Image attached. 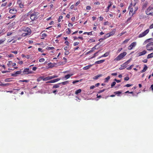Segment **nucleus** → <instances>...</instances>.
Instances as JSON below:
<instances>
[{
  "instance_id": "obj_1",
  "label": "nucleus",
  "mask_w": 153,
  "mask_h": 153,
  "mask_svg": "<svg viewBox=\"0 0 153 153\" xmlns=\"http://www.w3.org/2000/svg\"><path fill=\"white\" fill-rule=\"evenodd\" d=\"M39 14V13L38 12H36L34 10H31L27 13V16H30L31 19L33 21L38 18Z\"/></svg>"
},
{
  "instance_id": "obj_2",
  "label": "nucleus",
  "mask_w": 153,
  "mask_h": 153,
  "mask_svg": "<svg viewBox=\"0 0 153 153\" xmlns=\"http://www.w3.org/2000/svg\"><path fill=\"white\" fill-rule=\"evenodd\" d=\"M146 14L148 16H153V7L150 6L145 11Z\"/></svg>"
},
{
  "instance_id": "obj_3",
  "label": "nucleus",
  "mask_w": 153,
  "mask_h": 153,
  "mask_svg": "<svg viewBox=\"0 0 153 153\" xmlns=\"http://www.w3.org/2000/svg\"><path fill=\"white\" fill-rule=\"evenodd\" d=\"M127 53L126 52H123V53H120L114 59V61H119L122 59L126 55Z\"/></svg>"
},
{
  "instance_id": "obj_4",
  "label": "nucleus",
  "mask_w": 153,
  "mask_h": 153,
  "mask_svg": "<svg viewBox=\"0 0 153 153\" xmlns=\"http://www.w3.org/2000/svg\"><path fill=\"white\" fill-rule=\"evenodd\" d=\"M33 73V72L31 71L29 68H25L23 71H22V75L32 74Z\"/></svg>"
},
{
  "instance_id": "obj_5",
  "label": "nucleus",
  "mask_w": 153,
  "mask_h": 153,
  "mask_svg": "<svg viewBox=\"0 0 153 153\" xmlns=\"http://www.w3.org/2000/svg\"><path fill=\"white\" fill-rule=\"evenodd\" d=\"M147 50L149 51H153V42L148 43L146 46Z\"/></svg>"
},
{
  "instance_id": "obj_6",
  "label": "nucleus",
  "mask_w": 153,
  "mask_h": 153,
  "mask_svg": "<svg viewBox=\"0 0 153 153\" xmlns=\"http://www.w3.org/2000/svg\"><path fill=\"white\" fill-rule=\"evenodd\" d=\"M116 29H114L113 30L112 32H111L110 33H108L107 34H106L105 36H104V39H106L109 37H110L111 36H112L116 32Z\"/></svg>"
},
{
  "instance_id": "obj_7",
  "label": "nucleus",
  "mask_w": 153,
  "mask_h": 153,
  "mask_svg": "<svg viewBox=\"0 0 153 153\" xmlns=\"http://www.w3.org/2000/svg\"><path fill=\"white\" fill-rule=\"evenodd\" d=\"M149 29H147L146 30H145L144 32L143 33H140L138 36L139 38H141L143 37L144 36L146 35L149 32Z\"/></svg>"
},
{
  "instance_id": "obj_8",
  "label": "nucleus",
  "mask_w": 153,
  "mask_h": 153,
  "mask_svg": "<svg viewBox=\"0 0 153 153\" xmlns=\"http://www.w3.org/2000/svg\"><path fill=\"white\" fill-rule=\"evenodd\" d=\"M21 31H23L25 32H28L30 33V31H31L30 29L28 27L26 26L22 27L21 29Z\"/></svg>"
},
{
  "instance_id": "obj_9",
  "label": "nucleus",
  "mask_w": 153,
  "mask_h": 153,
  "mask_svg": "<svg viewBox=\"0 0 153 153\" xmlns=\"http://www.w3.org/2000/svg\"><path fill=\"white\" fill-rule=\"evenodd\" d=\"M136 45V42H133L128 46V49L129 50H131Z\"/></svg>"
},
{
  "instance_id": "obj_10",
  "label": "nucleus",
  "mask_w": 153,
  "mask_h": 153,
  "mask_svg": "<svg viewBox=\"0 0 153 153\" xmlns=\"http://www.w3.org/2000/svg\"><path fill=\"white\" fill-rule=\"evenodd\" d=\"M100 44V43H99L97 44L94 47H93L91 49V50L89 51H88L87 52V53H86L85 54L87 55V54L90 53H92L96 49V47L97 46V45H99Z\"/></svg>"
},
{
  "instance_id": "obj_11",
  "label": "nucleus",
  "mask_w": 153,
  "mask_h": 153,
  "mask_svg": "<svg viewBox=\"0 0 153 153\" xmlns=\"http://www.w3.org/2000/svg\"><path fill=\"white\" fill-rule=\"evenodd\" d=\"M17 4L20 8H22L24 7V5L20 0H18L17 1Z\"/></svg>"
},
{
  "instance_id": "obj_12",
  "label": "nucleus",
  "mask_w": 153,
  "mask_h": 153,
  "mask_svg": "<svg viewBox=\"0 0 153 153\" xmlns=\"http://www.w3.org/2000/svg\"><path fill=\"white\" fill-rule=\"evenodd\" d=\"M60 79L57 78L55 79H53L51 80H50L49 81H48L46 82L47 83H54L56 82L59 81Z\"/></svg>"
},
{
  "instance_id": "obj_13",
  "label": "nucleus",
  "mask_w": 153,
  "mask_h": 153,
  "mask_svg": "<svg viewBox=\"0 0 153 153\" xmlns=\"http://www.w3.org/2000/svg\"><path fill=\"white\" fill-rule=\"evenodd\" d=\"M16 12L17 10L15 8L10 9L9 11V13L12 14H15L16 13Z\"/></svg>"
},
{
  "instance_id": "obj_14",
  "label": "nucleus",
  "mask_w": 153,
  "mask_h": 153,
  "mask_svg": "<svg viewBox=\"0 0 153 153\" xmlns=\"http://www.w3.org/2000/svg\"><path fill=\"white\" fill-rule=\"evenodd\" d=\"M147 52L146 50H144L142 52H140L138 54V56H140L142 55H145L146 53Z\"/></svg>"
},
{
  "instance_id": "obj_15",
  "label": "nucleus",
  "mask_w": 153,
  "mask_h": 153,
  "mask_svg": "<svg viewBox=\"0 0 153 153\" xmlns=\"http://www.w3.org/2000/svg\"><path fill=\"white\" fill-rule=\"evenodd\" d=\"M102 76V74H99L95 76L93 78V79L94 80L97 79L98 78L101 77Z\"/></svg>"
},
{
  "instance_id": "obj_16",
  "label": "nucleus",
  "mask_w": 153,
  "mask_h": 153,
  "mask_svg": "<svg viewBox=\"0 0 153 153\" xmlns=\"http://www.w3.org/2000/svg\"><path fill=\"white\" fill-rule=\"evenodd\" d=\"M128 9L129 10V13L130 14L131 13H132V16L133 14L134 13H133V8L131 6H130L128 7Z\"/></svg>"
},
{
  "instance_id": "obj_17",
  "label": "nucleus",
  "mask_w": 153,
  "mask_h": 153,
  "mask_svg": "<svg viewBox=\"0 0 153 153\" xmlns=\"http://www.w3.org/2000/svg\"><path fill=\"white\" fill-rule=\"evenodd\" d=\"M31 33V31H30V33L28 32H25V33H23L22 34V36H25L27 35H30Z\"/></svg>"
},
{
  "instance_id": "obj_18",
  "label": "nucleus",
  "mask_w": 153,
  "mask_h": 153,
  "mask_svg": "<svg viewBox=\"0 0 153 153\" xmlns=\"http://www.w3.org/2000/svg\"><path fill=\"white\" fill-rule=\"evenodd\" d=\"M93 65H88L87 66H85L84 67L83 69L84 70H88L89 69V68L91 67Z\"/></svg>"
},
{
  "instance_id": "obj_19",
  "label": "nucleus",
  "mask_w": 153,
  "mask_h": 153,
  "mask_svg": "<svg viewBox=\"0 0 153 153\" xmlns=\"http://www.w3.org/2000/svg\"><path fill=\"white\" fill-rule=\"evenodd\" d=\"M23 70V69H21L20 71H16L15 72L17 76L19 74H21V75H22V70Z\"/></svg>"
},
{
  "instance_id": "obj_20",
  "label": "nucleus",
  "mask_w": 153,
  "mask_h": 153,
  "mask_svg": "<svg viewBox=\"0 0 153 153\" xmlns=\"http://www.w3.org/2000/svg\"><path fill=\"white\" fill-rule=\"evenodd\" d=\"M52 79V77L51 76H48L45 78H44L43 79V81H47L49 80Z\"/></svg>"
},
{
  "instance_id": "obj_21",
  "label": "nucleus",
  "mask_w": 153,
  "mask_h": 153,
  "mask_svg": "<svg viewBox=\"0 0 153 153\" xmlns=\"http://www.w3.org/2000/svg\"><path fill=\"white\" fill-rule=\"evenodd\" d=\"M148 4V2L147 1H146L143 4L142 6V8L143 9H145L147 7Z\"/></svg>"
},
{
  "instance_id": "obj_22",
  "label": "nucleus",
  "mask_w": 153,
  "mask_h": 153,
  "mask_svg": "<svg viewBox=\"0 0 153 153\" xmlns=\"http://www.w3.org/2000/svg\"><path fill=\"white\" fill-rule=\"evenodd\" d=\"M11 85L10 83H7L5 84L1 83L0 84V86H7Z\"/></svg>"
},
{
  "instance_id": "obj_23",
  "label": "nucleus",
  "mask_w": 153,
  "mask_h": 153,
  "mask_svg": "<svg viewBox=\"0 0 153 153\" xmlns=\"http://www.w3.org/2000/svg\"><path fill=\"white\" fill-rule=\"evenodd\" d=\"M105 61V59H103V60H100L98 61H96V62H95V64H100L101 63H103Z\"/></svg>"
},
{
  "instance_id": "obj_24",
  "label": "nucleus",
  "mask_w": 153,
  "mask_h": 153,
  "mask_svg": "<svg viewBox=\"0 0 153 153\" xmlns=\"http://www.w3.org/2000/svg\"><path fill=\"white\" fill-rule=\"evenodd\" d=\"M61 85V83H58L54 85L53 87V88H57L59 87V85Z\"/></svg>"
},
{
  "instance_id": "obj_25",
  "label": "nucleus",
  "mask_w": 153,
  "mask_h": 153,
  "mask_svg": "<svg viewBox=\"0 0 153 153\" xmlns=\"http://www.w3.org/2000/svg\"><path fill=\"white\" fill-rule=\"evenodd\" d=\"M147 69V67L146 65H144V67L143 69L141 71V73H143L145 72Z\"/></svg>"
},
{
  "instance_id": "obj_26",
  "label": "nucleus",
  "mask_w": 153,
  "mask_h": 153,
  "mask_svg": "<svg viewBox=\"0 0 153 153\" xmlns=\"http://www.w3.org/2000/svg\"><path fill=\"white\" fill-rule=\"evenodd\" d=\"M56 64L54 63V64H52L51 63H49L48 64V66H49V68H52L53 67L55 66V65Z\"/></svg>"
},
{
  "instance_id": "obj_27",
  "label": "nucleus",
  "mask_w": 153,
  "mask_h": 153,
  "mask_svg": "<svg viewBox=\"0 0 153 153\" xmlns=\"http://www.w3.org/2000/svg\"><path fill=\"white\" fill-rule=\"evenodd\" d=\"M153 57V52L149 54L147 56V58L149 59Z\"/></svg>"
},
{
  "instance_id": "obj_28",
  "label": "nucleus",
  "mask_w": 153,
  "mask_h": 153,
  "mask_svg": "<svg viewBox=\"0 0 153 153\" xmlns=\"http://www.w3.org/2000/svg\"><path fill=\"white\" fill-rule=\"evenodd\" d=\"M110 79V77L109 76H108L107 77L105 78L104 79V82H107Z\"/></svg>"
},
{
  "instance_id": "obj_29",
  "label": "nucleus",
  "mask_w": 153,
  "mask_h": 153,
  "mask_svg": "<svg viewBox=\"0 0 153 153\" xmlns=\"http://www.w3.org/2000/svg\"><path fill=\"white\" fill-rule=\"evenodd\" d=\"M81 91V90L80 89H79L76 90L75 92V94L76 95L80 93Z\"/></svg>"
},
{
  "instance_id": "obj_30",
  "label": "nucleus",
  "mask_w": 153,
  "mask_h": 153,
  "mask_svg": "<svg viewBox=\"0 0 153 153\" xmlns=\"http://www.w3.org/2000/svg\"><path fill=\"white\" fill-rule=\"evenodd\" d=\"M109 54V53L108 52H106L104 54L102 55L101 57H106Z\"/></svg>"
},
{
  "instance_id": "obj_31",
  "label": "nucleus",
  "mask_w": 153,
  "mask_h": 153,
  "mask_svg": "<svg viewBox=\"0 0 153 153\" xmlns=\"http://www.w3.org/2000/svg\"><path fill=\"white\" fill-rule=\"evenodd\" d=\"M122 93V92L121 91H116L114 92V94L116 95H118Z\"/></svg>"
},
{
  "instance_id": "obj_32",
  "label": "nucleus",
  "mask_w": 153,
  "mask_h": 153,
  "mask_svg": "<svg viewBox=\"0 0 153 153\" xmlns=\"http://www.w3.org/2000/svg\"><path fill=\"white\" fill-rule=\"evenodd\" d=\"M54 48L53 47H50L48 46H47L46 48V49L48 50H53Z\"/></svg>"
},
{
  "instance_id": "obj_33",
  "label": "nucleus",
  "mask_w": 153,
  "mask_h": 153,
  "mask_svg": "<svg viewBox=\"0 0 153 153\" xmlns=\"http://www.w3.org/2000/svg\"><path fill=\"white\" fill-rule=\"evenodd\" d=\"M108 3L109 4L108 5V6L107 7L108 8L110 9V8L112 5V3L111 1H109Z\"/></svg>"
},
{
  "instance_id": "obj_34",
  "label": "nucleus",
  "mask_w": 153,
  "mask_h": 153,
  "mask_svg": "<svg viewBox=\"0 0 153 153\" xmlns=\"http://www.w3.org/2000/svg\"><path fill=\"white\" fill-rule=\"evenodd\" d=\"M95 40L93 39H90L88 41V42L90 43L93 42H95Z\"/></svg>"
},
{
  "instance_id": "obj_35",
  "label": "nucleus",
  "mask_w": 153,
  "mask_h": 153,
  "mask_svg": "<svg viewBox=\"0 0 153 153\" xmlns=\"http://www.w3.org/2000/svg\"><path fill=\"white\" fill-rule=\"evenodd\" d=\"M12 63V61H9L8 62V63H7V65L9 67H10L11 64Z\"/></svg>"
},
{
  "instance_id": "obj_36",
  "label": "nucleus",
  "mask_w": 153,
  "mask_h": 153,
  "mask_svg": "<svg viewBox=\"0 0 153 153\" xmlns=\"http://www.w3.org/2000/svg\"><path fill=\"white\" fill-rule=\"evenodd\" d=\"M16 16V15H14L12 16H9L8 17V18L9 19H10L14 18Z\"/></svg>"
},
{
  "instance_id": "obj_37",
  "label": "nucleus",
  "mask_w": 153,
  "mask_h": 153,
  "mask_svg": "<svg viewBox=\"0 0 153 153\" xmlns=\"http://www.w3.org/2000/svg\"><path fill=\"white\" fill-rule=\"evenodd\" d=\"M44 78V77L43 76H40L39 77L38 79H37V81L38 82L39 81H40L41 79H42L43 80V79Z\"/></svg>"
},
{
  "instance_id": "obj_38",
  "label": "nucleus",
  "mask_w": 153,
  "mask_h": 153,
  "mask_svg": "<svg viewBox=\"0 0 153 153\" xmlns=\"http://www.w3.org/2000/svg\"><path fill=\"white\" fill-rule=\"evenodd\" d=\"M63 17L62 16H60L58 19V22H61V20L62 19Z\"/></svg>"
},
{
  "instance_id": "obj_39",
  "label": "nucleus",
  "mask_w": 153,
  "mask_h": 153,
  "mask_svg": "<svg viewBox=\"0 0 153 153\" xmlns=\"http://www.w3.org/2000/svg\"><path fill=\"white\" fill-rule=\"evenodd\" d=\"M11 81V79L10 78H6L4 80V81L5 82H9Z\"/></svg>"
},
{
  "instance_id": "obj_40",
  "label": "nucleus",
  "mask_w": 153,
  "mask_h": 153,
  "mask_svg": "<svg viewBox=\"0 0 153 153\" xmlns=\"http://www.w3.org/2000/svg\"><path fill=\"white\" fill-rule=\"evenodd\" d=\"M45 61V59L44 58L40 59L39 60V62H44Z\"/></svg>"
},
{
  "instance_id": "obj_41",
  "label": "nucleus",
  "mask_w": 153,
  "mask_h": 153,
  "mask_svg": "<svg viewBox=\"0 0 153 153\" xmlns=\"http://www.w3.org/2000/svg\"><path fill=\"white\" fill-rule=\"evenodd\" d=\"M47 36V35L45 33H43L42 34V38H41V39H44L45 37H46Z\"/></svg>"
},
{
  "instance_id": "obj_42",
  "label": "nucleus",
  "mask_w": 153,
  "mask_h": 153,
  "mask_svg": "<svg viewBox=\"0 0 153 153\" xmlns=\"http://www.w3.org/2000/svg\"><path fill=\"white\" fill-rule=\"evenodd\" d=\"M116 82H113L111 85V88H112L116 84Z\"/></svg>"
},
{
  "instance_id": "obj_43",
  "label": "nucleus",
  "mask_w": 153,
  "mask_h": 153,
  "mask_svg": "<svg viewBox=\"0 0 153 153\" xmlns=\"http://www.w3.org/2000/svg\"><path fill=\"white\" fill-rule=\"evenodd\" d=\"M133 66H134V65H131L130 66L127 68V69L128 70H130L132 68Z\"/></svg>"
},
{
  "instance_id": "obj_44",
  "label": "nucleus",
  "mask_w": 153,
  "mask_h": 153,
  "mask_svg": "<svg viewBox=\"0 0 153 153\" xmlns=\"http://www.w3.org/2000/svg\"><path fill=\"white\" fill-rule=\"evenodd\" d=\"M82 80V79H81L80 80H75V81H74L72 83L73 84H75L76 83L78 82H79V81H81Z\"/></svg>"
},
{
  "instance_id": "obj_45",
  "label": "nucleus",
  "mask_w": 153,
  "mask_h": 153,
  "mask_svg": "<svg viewBox=\"0 0 153 153\" xmlns=\"http://www.w3.org/2000/svg\"><path fill=\"white\" fill-rule=\"evenodd\" d=\"M131 19V17L129 18L126 20L127 22H130Z\"/></svg>"
},
{
  "instance_id": "obj_46",
  "label": "nucleus",
  "mask_w": 153,
  "mask_h": 153,
  "mask_svg": "<svg viewBox=\"0 0 153 153\" xmlns=\"http://www.w3.org/2000/svg\"><path fill=\"white\" fill-rule=\"evenodd\" d=\"M126 63H124L122 65H121V66L124 69L126 67V65H125Z\"/></svg>"
},
{
  "instance_id": "obj_47",
  "label": "nucleus",
  "mask_w": 153,
  "mask_h": 153,
  "mask_svg": "<svg viewBox=\"0 0 153 153\" xmlns=\"http://www.w3.org/2000/svg\"><path fill=\"white\" fill-rule=\"evenodd\" d=\"M79 44V42H75L74 43L73 45L74 46H76L78 45Z\"/></svg>"
},
{
  "instance_id": "obj_48",
  "label": "nucleus",
  "mask_w": 153,
  "mask_h": 153,
  "mask_svg": "<svg viewBox=\"0 0 153 153\" xmlns=\"http://www.w3.org/2000/svg\"><path fill=\"white\" fill-rule=\"evenodd\" d=\"M38 51L39 52H44V50H42V48H38Z\"/></svg>"
},
{
  "instance_id": "obj_49",
  "label": "nucleus",
  "mask_w": 153,
  "mask_h": 153,
  "mask_svg": "<svg viewBox=\"0 0 153 153\" xmlns=\"http://www.w3.org/2000/svg\"><path fill=\"white\" fill-rule=\"evenodd\" d=\"M5 41L4 39H0V45L2 44Z\"/></svg>"
},
{
  "instance_id": "obj_50",
  "label": "nucleus",
  "mask_w": 153,
  "mask_h": 153,
  "mask_svg": "<svg viewBox=\"0 0 153 153\" xmlns=\"http://www.w3.org/2000/svg\"><path fill=\"white\" fill-rule=\"evenodd\" d=\"M98 52H99V51L95 53H94V54L93 56L91 58H94L96 56L97 54L98 53Z\"/></svg>"
},
{
  "instance_id": "obj_51",
  "label": "nucleus",
  "mask_w": 153,
  "mask_h": 153,
  "mask_svg": "<svg viewBox=\"0 0 153 153\" xmlns=\"http://www.w3.org/2000/svg\"><path fill=\"white\" fill-rule=\"evenodd\" d=\"M153 28V23L151 24L149 27V29H152Z\"/></svg>"
},
{
  "instance_id": "obj_52",
  "label": "nucleus",
  "mask_w": 153,
  "mask_h": 153,
  "mask_svg": "<svg viewBox=\"0 0 153 153\" xmlns=\"http://www.w3.org/2000/svg\"><path fill=\"white\" fill-rule=\"evenodd\" d=\"M129 79V77L128 76H126L124 78V80L126 81H128V80Z\"/></svg>"
},
{
  "instance_id": "obj_53",
  "label": "nucleus",
  "mask_w": 153,
  "mask_h": 153,
  "mask_svg": "<svg viewBox=\"0 0 153 153\" xmlns=\"http://www.w3.org/2000/svg\"><path fill=\"white\" fill-rule=\"evenodd\" d=\"M132 85V84H126V85H125V86H126V87H129L131 86Z\"/></svg>"
},
{
  "instance_id": "obj_54",
  "label": "nucleus",
  "mask_w": 153,
  "mask_h": 153,
  "mask_svg": "<svg viewBox=\"0 0 153 153\" xmlns=\"http://www.w3.org/2000/svg\"><path fill=\"white\" fill-rule=\"evenodd\" d=\"M20 81L22 82H27L29 81V80H27V79H25L22 80H20Z\"/></svg>"
},
{
  "instance_id": "obj_55",
  "label": "nucleus",
  "mask_w": 153,
  "mask_h": 153,
  "mask_svg": "<svg viewBox=\"0 0 153 153\" xmlns=\"http://www.w3.org/2000/svg\"><path fill=\"white\" fill-rule=\"evenodd\" d=\"M91 7L90 6H87V7H86V10H90L91 9Z\"/></svg>"
},
{
  "instance_id": "obj_56",
  "label": "nucleus",
  "mask_w": 153,
  "mask_h": 153,
  "mask_svg": "<svg viewBox=\"0 0 153 153\" xmlns=\"http://www.w3.org/2000/svg\"><path fill=\"white\" fill-rule=\"evenodd\" d=\"M129 40V39H126V40H125L124 41H123V43H127Z\"/></svg>"
},
{
  "instance_id": "obj_57",
  "label": "nucleus",
  "mask_w": 153,
  "mask_h": 153,
  "mask_svg": "<svg viewBox=\"0 0 153 153\" xmlns=\"http://www.w3.org/2000/svg\"><path fill=\"white\" fill-rule=\"evenodd\" d=\"M80 3V1H77L76 3H75V5L76 6H77V5H78Z\"/></svg>"
},
{
  "instance_id": "obj_58",
  "label": "nucleus",
  "mask_w": 153,
  "mask_h": 153,
  "mask_svg": "<svg viewBox=\"0 0 153 153\" xmlns=\"http://www.w3.org/2000/svg\"><path fill=\"white\" fill-rule=\"evenodd\" d=\"M67 83V81H66L63 82L61 83H61V84H62V85H64L66 84Z\"/></svg>"
},
{
  "instance_id": "obj_59",
  "label": "nucleus",
  "mask_w": 153,
  "mask_h": 153,
  "mask_svg": "<svg viewBox=\"0 0 153 153\" xmlns=\"http://www.w3.org/2000/svg\"><path fill=\"white\" fill-rule=\"evenodd\" d=\"M51 77H52V79H53V78L57 77H58V76L53 75L52 76H51Z\"/></svg>"
},
{
  "instance_id": "obj_60",
  "label": "nucleus",
  "mask_w": 153,
  "mask_h": 153,
  "mask_svg": "<svg viewBox=\"0 0 153 153\" xmlns=\"http://www.w3.org/2000/svg\"><path fill=\"white\" fill-rule=\"evenodd\" d=\"M11 75L12 76H15V77L17 76L15 72L14 73L12 74H11Z\"/></svg>"
},
{
  "instance_id": "obj_61",
  "label": "nucleus",
  "mask_w": 153,
  "mask_h": 153,
  "mask_svg": "<svg viewBox=\"0 0 153 153\" xmlns=\"http://www.w3.org/2000/svg\"><path fill=\"white\" fill-rule=\"evenodd\" d=\"M92 31H91L90 32H87V34L89 35H92Z\"/></svg>"
},
{
  "instance_id": "obj_62",
  "label": "nucleus",
  "mask_w": 153,
  "mask_h": 153,
  "mask_svg": "<svg viewBox=\"0 0 153 153\" xmlns=\"http://www.w3.org/2000/svg\"><path fill=\"white\" fill-rule=\"evenodd\" d=\"M105 91V89H103V90H100L99 91L98 93V94H100L102 92H103V91Z\"/></svg>"
},
{
  "instance_id": "obj_63",
  "label": "nucleus",
  "mask_w": 153,
  "mask_h": 153,
  "mask_svg": "<svg viewBox=\"0 0 153 153\" xmlns=\"http://www.w3.org/2000/svg\"><path fill=\"white\" fill-rule=\"evenodd\" d=\"M6 4H7V3H5L1 5V7H4L6 6Z\"/></svg>"
},
{
  "instance_id": "obj_64",
  "label": "nucleus",
  "mask_w": 153,
  "mask_h": 153,
  "mask_svg": "<svg viewBox=\"0 0 153 153\" xmlns=\"http://www.w3.org/2000/svg\"><path fill=\"white\" fill-rule=\"evenodd\" d=\"M147 59H143V62L144 63H146L147 62Z\"/></svg>"
}]
</instances>
